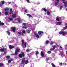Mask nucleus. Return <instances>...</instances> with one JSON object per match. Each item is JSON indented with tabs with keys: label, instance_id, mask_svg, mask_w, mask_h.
<instances>
[{
	"label": "nucleus",
	"instance_id": "nucleus-1",
	"mask_svg": "<svg viewBox=\"0 0 67 67\" xmlns=\"http://www.w3.org/2000/svg\"><path fill=\"white\" fill-rule=\"evenodd\" d=\"M21 41L22 42V46L24 48V47H26V45H27V43L26 42H24V40L23 39L21 40Z\"/></svg>",
	"mask_w": 67,
	"mask_h": 67
},
{
	"label": "nucleus",
	"instance_id": "nucleus-2",
	"mask_svg": "<svg viewBox=\"0 0 67 67\" xmlns=\"http://www.w3.org/2000/svg\"><path fill=\"white\" fill-rule=\"evenodd\" d=\"M59 1V0H56V1L53 2L52 4V5H55V6H57L58 4Z\"/></svg>",
	"mask_w": 67,
	"mask_h": 67
},
{
	"label": "nucleus",
	"instance_id": "nucleus-3",
	"mask_svg": "<svg viewBox=\"0 0 67 67\" xmlns=\"http://www.w3.org/2000/svg\"><path fill=\"white\" fill-rule=\"evenodd\" d=\"M59 34H62L63 35H66L67 34V32H65L63 31H61L59 32Z\"/></svg>",
	"mask_w": 67,
	"mask_h": 67
},
{
	"label": "nucleus",
	"instance_id": "nucleus-4",
	"mask_svg": "<svg viewBox=\"0 0 67 67\" xmlns=\"http://www.w3.org/2000/svg\"><path fill=\"white\" fill-rule=\"evenodd\" d=\"M21 54H19V57H22L24 56V53H22Z\"/></svg>",
	"mask_w": 67,
	"mask_h": 67
},
{
	"label": "nucleus",
	"instance_id": "nucleus-5",
	"mask_svg": "<svg viewBox=\"0 0 67 67\" xmlns=\"http://www.w3.org/2000/svg\"><path fill=\"white\" fill-rule=\"evenodd\" d=\"M65 0H62V1L63 3H64V6L65 7H67V4L65 2Z\"/></svg>",
	"mask_w": 67,
	"mask_h": 67
},
{
	"label": "nucleus",
	"instance_id": "nucleus-6",
	"mask_svg": "<svg viewBox=\"0 0 67 67\" xmlns=\"http://www.w3.org/2000/svg\"><path fill=\"white\" fill-rule=\"evenodd\" d=\"M15 29H16V28L14 27H12L11 28L12 31L14 32H15Z\"/></svg>",
	"mask_w": 67,
	"mask_h": 67
},
{
	"label": "nucleus",
	"instance_id": "nucleus-7",
	"mask_svg": "<svg viewBox=\"0 0 67 67\" xmlns=\"http://www.w3.org/2000/svg\"><path fill=\"white\" fill-rule=\"evenodd\" d=\"M45 21H47V22H48L49 23H50L51 22V20L49 19L48 18L47 19H45Z\"/></svg>",
	"mask_w": 67,
	"mask_h": 67
},
{
	"label": "nucleus",
	"instance_id": "nucleus-8",
	"mask_svg": "<svg viewBox=\"0 0 67 67\" xmlns=\"http://www.w3.org/2000/svg\"><path fill=\"white\" fill-rule=\"evenodd\" d=\"M41 56L42 57H44L45 56H44V53L43 52H41Z\"/></svg>",
	"mask_w": 67,
	"mask_h": 67
},
{
	"label": "nucleus",
	"instance_id": "nucleus-9",
	"mask_svg": "<svg viewBox=\"0 0 67 67\" xmlns=\"http://www.w3.org/2000/svg\"><path fill=\"white\" fill-rule=\"evenodd\" d=\"M9 47L10 49H12V48H14V46H13L10 45L9 46Z\"/></svg>",
	"mask_w": 67,
	"mask_h": 67
},
{
	"label": "nucleus",
	"instance_id": "nucleus-10",
	"mask_svg": "<svg viewBox=\"0 0 67 67\" xmlns=\"http://www.w3.org/2000/svg\"><path fill=\"white\" fill-rule=\"evenodd\" d=\"M53 48H51L50 49V50L51 51H54V49L55 48V47H56V45L53 46Z\"/></svg>",
	"mask_w": 67,
	"mask_h": 67
},
{
	"label": "nucleus",
	"instance_id": "nucleus-11",
	"mask_svg": "<svg viewBox=\"0 0 67 67\" xmlns=\"http://www.w3.org/2000/svg\"><path fill=\"white\" fill-rule=\"evenodd\" d=\"M7 49L5 48H1L0 49V51H7Z\"/></svg>",
	"mask_w": 67,
	"mask_h": 67
},
{
	"label": "nucleus",
	"instance_id": "nucleus-12",
	"mask_svg": "<svg viewBox=\"0 0 67 67\" xmlns=\"http://www.w3.org/2000/svg\"><path fill=\"white\" fill-rule=\"evenodd\" d=\"M34 35L35 36H36V37L37 38H39L40 37V36H39L38 35H37V34L35 33L34 34Z\"/></svg>",
	"mask_w": 67,
	"mask_h": 67
},
{
	"label": "nucleus",
	"instance_id": "nucleus-13",
	"mask_svg": "<svg viewBox=\"0 0 67 67\" xmlns=\"http://www.w3.org/2000/svg\"><path fill=\"white\" fill-rule=\"evenodd\" d=\"M25 59H23L21 62L22 64H24V63L25 62Z\"/></svg>",
	"mask_w": 67,
	"mask_h": 67
},
{
	"label": "nucleus",
	"instance_id": "nucleus-14",
	"mask_svg": "<svg viewBox=\"0 0 67 67\" xmlns=\"http://www.w3.org/2000/svg\"><path fill=\"white\" fill-rule=\"evenodd\" d=\"M10 12L9 13L10 14H11L12 13V12H13V11H12V9H10Z\"/></svg>",
	"mask_w": 67,
	"mask_h": 67
},
{
	"label": "nucleus",
	"instance_id": "nucleus-15",
	"mask_svg": "<svg viewBox=\"0 0 67 67\" xmlns=\"http://www.w3.org/2000/svg\"><path fill=\"white\" fill-rule=\"evenodd\" d=\"M60 24H61V23L60 22H57L56 24L57 25H60Z\"/></svg>",
	"mask_w": 67,
	"mask_h": 67
},
{
	"label": "nucleus",
	"instance_id": "nucleus-16",
	"mask_svg": "<svg viewBox=\"0 0 67 67\" xmlns=\"http://www.w3.org/2000/svg\"><path fill=\"white\" fill-rule=\"evenodd\" d=\"M16 15L15 14H14L12 15V18H15V17H16Z\"/></svg>",
	"mask_w": 67,
	"mask_h": 67
},
{
	"label": "nucleus",
	"instance_id": "nucleus-17",
	"mask_svg": "<svg viewBox=\"0 0 67 67\" xmlns=\"http://www.w3.org/2000/svg\"><path fill=\"white\" fill-rule=\"evenodd\" d=\"M64 49L65 50H67V44L64 45Z\"/></svg>",
	"mask_w": 67,
	"mask_h": 67
},
{
	"label": "nucleus",
	"instance_id": "nucleus-18",
	"mask_svg": "<svg viewBox=\"0 0 67 67\" xmlns=\"http://www.w3.org/2000/svg\"><path fill=\"white\" fill-rule=\"evenodd\" d=\"M42 10H43L45 12H46L47 10L45 8H42Z\"/></svg>",
	"mask_w": 67,
	"mask_h": 67
},
{
	"label": "nucleus",
	"instance_id": "nucleus-19",
	"mask_svg": "<svg viewBox=\"0 0 67 67\" xmlns=\"http://www.w3.org/2000/svg\"><path fill=\"white\" fill-rule=\"evenodd\" d=\"M43 32H41V31H39L38 32V34L39 35H41V34H43Z\"/></svg>",
	"mask_w": 67,
	"mask_h": 67
},
{
	"label": "nucleus",
	"instance_id": "nucleus-20",
	"mask_svg": "<svg viewBox=\"0 0 67 67\" xmlns=\"http://www.w3.org/2000/svg\"><path fill=\"white\" fill-rule=\"evenodd\" d=\"M18 21L19 23H22V21L21 19H18Z\"/></svg>",
	"mask_w": 67,
	"mask_h": 67
},
{
	"label": "nucleus",
	"instance_id": "nucleus-21",
	"mask_svg": "<svg viewBox=\"0 0 67 67\" xmlns=\"http://www.w3.org/2000/svg\"><path fill=\"white\" fill-rule=\"evenodd\" d=\"M9 10V8H6L4 9L5 11H8V10Z\"/></svg>",
	"mask_w": 67,
	"mask_h": 67
},
{
	"label": "nucleus",
	"instance_id": "nucleus-22",
	"mask_svg": "<svg viewBox=\"0 0 67 67\" xmlns=\"http://www.w3.org/2000/svg\"><path fill=\"white\" fill-rule=\"evenodd\" d=\"M24 12H26V13H28L29 12V10H28L26 9L25 10Z\"/></svg>",
	"mask_w": 67,
	"mask_h": 67
},
{
	"label": "nucleus",
	"instance_id": "nucleus-23",
	"mask_svg": "<svg viewBox=\"0 0 67 67\" xmlns=\"http://www.w3.org/2000/svg\"><path fill=\"white\" fill-rule=\"evenodd\" d=\"M8 19L10 21H12V20H13V19L9 17Z\"/></svg>",
	"mask_w": 67,
	"mask_h": 67
},
{
	"label": "nucleus",
	"instance_id": "nucleus-24",
	"mask_svg": "<svg viewBox=\"0 0 67 67\" xmlns=\"http://www.w3.org/2000/svg\"><path fill=\"white\" fill-rule=\"evenodd\" d=\"M19 52L18 51H15V55H17L18 54V53Z\"/></svg>",
	"mask_w": 67,
	"mask_h": 67
},
{
	"label": "nucleus",
	"instance_id": "nucleus-25",
	"mask_svg": "<svg viewBox=\"0 0 67 67\" xmlns=\"http://www.w3.org/2000/svg\"><path fill=\"white\" fill-rule=\"evenodd\" d=\"M26 1H27V2L28 3H31V2H30V0H26Z\"/></svg>",
	"mask_w": 67,
	"mask_h": 67
},
{
	"label": "nucleus",
	"instance_id": "nucleus-26",
	"mask_svg": "<svg viewBox=\"0 0 67 67\" xmlns=\"http://www.w3.org/2000/svg\"><path fill=\"white\" fill-rule=\"evenodd\" d=\"M36 16V17H38V18H40L41 17V16L40 15H38L37 16Z\"/></svg>",
	"mask_w": 67,
	"mask_h": 67
},
{
	"label": "nucleus",
	"instance_id": "nucleus-27",
	"mask_svg": "<svg viewBox=\"0 0 67 67\" xmlns=\"http://www.w3.org/2000/svg\"><path fill=\"white\" fill-rule=\"evenodd\" d=\"M47 15H49L50 14L49 12L47 11Z\"/></svg>",
	"mask_w": 67,
	"mask_h": 67
},
{
	"label": "nucleus",
	"instance_id": "nucleus-28",
	"mask_svg": "<svg viewBox=\"0 0 67 67\" xmlns=\"http://www.w3.org/2000/svg\"><path fill=\"white\" fill-rule=\"evenodd\" d=\"M56 20L58 21H59V18H58V16H57V17Z\"/></svg>",
	"mask_w": 67,
	"mask_h": 67
},
{
	"label": "nucleus",
	"instance_id": "nucleus-29",
	"mask_svg": "<svg viewBox=\"0 0 67 67\" xmlns=\"http://www.w3.org/2000/svg\"><path fill=\"white\" fill-rule=\"evenodd\" d=\"M38 54H39L38 52L37 51L36 52V55H38Z\"/></svg>",
	"mask_w": 67,
	"mask_h": 67
},
{
	"label": "nucleus",
	"instance_id": "nucleus-30",
	"mask_svg": "<svg viewBox=\"0 0 67 67\" xmlns=\"http://www.w3.org/2000/svg\"><path fill=\"white\" fill-rule=\"evenodd\" d=\"M16 51H20V49L19 48H17L16 50Z\"/></svg>",
	"mask_w": 67,
	"mask_h": 67
},
{
	"label": "nucleus",
	"instance_id": "nucleus-31",
	"mask_svg": "<svg viewBox=\"0 0 67 67\" xmlns=\"http://www.w3.org/2000/svg\"><path fill=\"white\" fill-rule=\"evenodd\" d=\"M28 62H29V61H28V60H26L25 61V64H27V63H28Z\"/></svg>",
	"mask_w": 67,
	"mask_h": 67
},
{
	"label": "nucleus",
	"instance_id": "nucleus-32",
	"mask_svg": "<svg viewBox=\"0 0 67 67\" xmlns=\"http://www.w3.org/2000/svg\"><path fill=\"white\" fill-rule=\"evenodd\" d=\"M8 14V12H5V15H7Z\"/></svg>",
	"mask_w": 67,
	"mask_h": 67
},
{
	"label": "nucleus",
	"instance_id": "nucleus-33",
	"mask_svg": "<svg viewBox=\"0 0 67 67\" xmlns=\"http://www.w3.org/2000/svg\"><path fill=\"white\" fill-rule=\"evenodd\" d=\"M27 16H29V17H32V16H31V15L30 14H27Z\"/></svg>",
	"mask_w": 67,
	"mask_h": 67
},
{
	"label": "nucleus",
	"instance_id": "nucleus-34",
	"mask_svg": "<svg viewBox=\"0 0 67 67\" xmlns=\"http://www.w3.org/2000/svg\"><path fill=\"white\" fill-rule=\"evenodd\" d=\"M4 24L3 23H1V22L0 21V25H1V24H2V25H4Z\"/></svg>",
	"mask_w": 67,
	"mask_h": 67
},
{
	"label": "nucleus",
	"instance_id": "nucleus-35",
	"mask_svg": "<svg viewBox=\"0 0 67 67\" xmlns=\"http://www.w3.org/2000/svg\"><path fill=\"white\" fill-rule=\"evenodd\" d=\"M22 28L24 29H27V27L25 26H23L22 27Z\"/></svg>",
	"mask_w": 67,
	"mask_h": 67
},
{
	"label": "nucleus",
	"instance_id": "nucleus-36",
	"mask_svg": "<svg viewBox=\"0 0 67 67\" xmlns=\"http://www.w3.org/2000/svg\"><path fill=\"white\" fill-rule=\"evenodd\" d=\"M30 32H31V30H28V31H27V33H29V34H30Z\"/></svg>",
	"mask_w": 67,
	"mask_h": 67
},
{
	"label": "nucleus",
	"instance_id": "nucleus-37",
	"mask_svg": "<svg viewBox=\"0 0 67 67\" xmlns=\"http://www.w3.org/2000/svg\"><path fill=\"white\" fill-rule=\"evenodd\" d=\"M60 49H61L62 50H63V49H64L62 47L60 46Z\"/></svg>",
	"mask_w": 67,
	"mask_h": 67
},
{
	"label": "nucleus",
	"instance_id": "nucleus-38",
	"mask_svg": "<svg viewBox=\"0 0 67 67\" xmlns=\"http://www.w3.org/2000/svg\"><path fill=\"white\" fill-rule=\"evenodd\" d=\"M54 44V42H52L51 41V42L50 45H53Z\"/></svg>",
	"mask_w": 67,
	"mask_h": 67
},
{
	"label": "nucleus",
	"instance_id": "nucleus-39",
	"mask_svg": "<svg viewBox=\"0 0 67 67\" xmlns=\"http://www.w3.org/2000/svg\"><path fill=\"white\" fill-rule=\"evenodd\" d=\"M3 65V64L2 63H0V67H2Z\"/></svg>",
	"mask_w": 67,
	"mask_h": 67
},
{
	"label": "nucleus",
	"instance_id": "nucleus-40",
	"mask_svg": "<svg viewBox=\"0 0 67 67\" xmlns=\"http://www.w3.org/2000/svg\"><path fill=\"white\" fill-rule=\"evenodd\" d=\"M23 25H24V26H26V23H24L23 24H22Z\"/></svg>",
	"mask_w": 67,
	"mask_h": 67
},
{
	"label": "nucleus",
	"instance_id": "nucleus-41",
	"mask_svg": "<svg viewBox=\"0 0 67 67\" xmlns=\"http://www.w3.org/2000/svg\"><path fill=\"white\" fill-rule=\"evenodd\" d=\"M51 65H52V66H53V67H55V65H54V64L53 63H52L51 64Z\"/></svg>",
	"mask_w": 67,
	"mask_h": 67
},
{
	"label": "nucleus",
	"instance_id": "nucleus-42",
	"mask_svg": "<svg viewBox=\"0 0 67 67\" xmlns=\"http://www.w3.org/2000/svg\"><path fill=\"white\" fill-rule=\"evenodd\" d=\"M49 41H46V44H48V43H49Z\"/></svg>",
	"mask_w": 67,
	"mask_h": 67
},
{
	"label": "nucleus",
	"instance_id": "nucleus-43",
	"mask_svg": "<svg viewBox=\"0 0 67 67\" xmlns=\"http://www.w3.org/2000/svg\"><path fill=\"white\" fill-rule=\"evenodd\" d=\"M6 58H10V56H7L6 57Z\"/></svg>",
	"mask_w": 67,
	"mask_h": 67
},
{
	"label": "nucleus",
	"instance_id": "nucleus-44",
	"mask_svg": "<svg viewBox=\"0 0 67 67\" xmlns=\"http://www.w3.org/2000/svg\"><path fill=\"white\" fill-rule=\"evenodd\" d=\"M47 53L48 54H51V51H49Z\"/></svg>",
	"mask_w": 67,
	"mask_h": 67
},
{
	"label": "nucleus",
	"instance_id": "nucleus-45",
	"mask_svg": "<svg viewBox=\"0 0 67 67\" xmlns=\"http://www.w3.org/2000/svg\"><path fill=\"white\" fill-rule=\"evenodd\" d=\"M2 4H3L4 3V1H2Z\"/></svg>",
	"mask_w": 67,
	"mask_h": 67
},
{
	"label": "nucleus",
	"instance_id": "nucleus-46",
	"mask_svg": "<svg viewBox=\"0 0 67 67\" xmlns=\"http://www.w3.org/2000/svg\"><path fill=\"white\" fill-rule=\"evenodd\" d=\"M12 60H9L8 61V63H11V61H12Z\"/></svg>",
	"mask_w": 67,
	"mask_h": 67
},
{
	"label": "nucleus",
	"instance_id": "nucleus-47",
	"mask_svg": "<svg viewBox=\"0 0 67 67\" xmlns=\"http://www.w3.org/2000/svg\"><path fill=\"white\" fill-rule=\"evenodd\" d=\"M22 33H25V31L24 30H23L22 31Z\"/></svg>",
	"mask_w": 67,
	"mask_h": 67
},
{
	"label": "nucleus",
	"instance_id": "nucleus-48",
	"mask_svg": "<svg viewBox=\"0 0 67 67\" xmlns=\"http://www.w3.org/2000/svg\"><path fill=\"white\" fill-rule=\"evenodd\" d=\"M62 8H63V6H60V10H62Z\"/></svg>",
	"mask_w": 67,
	"mask_h": 67
},
{
	"label": "nucleus",
	"instance_id": "nucleus-49",
	"mask_svg": "<svg viewBox=\"0 0 67 67\" xmlns=\"http://www.w3.org/2000/svg\"><path fill=\"white\" fill-rule=\"evenodd\" d=\"M67 26H66L65 27H64V29L65 30V29H67Z\"/></svg>",
	"mask_w": 67,
	"mask_h": 67
},
{
	"label": "nucleus",
	"instance_id": "nucleus-50",
	"mask_svg": "<svg viewBox=\"0 0 67 67\" xmlns=\"http://www.w3.org/2000/svg\"><path fill=\"white\" fill-rule=\"evenodd\" d=\"M18 34H19V35H21V32H18Z\"/></svg>",
	"mask_w": 67,
	"mask_h": 67
},
{
	"label": "nucleus",
	"instance_id": "nucleus-51",
	"mask_svg": "<svg viewBox=\"0 0 67 67\" xmlns=\"http://www.w3.org/2000/svg\"><path fill=\"white\" fill-rule=\"evenodd\" d=\"M7 34L8 35H9V34H10V32H9L8 31H7Z\"/></svg>",
	"mask_w": 67,
	"mask_h": 67
},
{
	"label": "nucleus",
	"instance_id": "nucleus-52",
	"mask_svg": "<svg viewBox=\"0 0 67 67\" xmlns=\"http://www.w3.org/2000/svg\"><path fill=\"white\" fill-rule=\"evenodd\" d=\"M33 66H34V65H33V64H31L30 67H33Z\"/></svg>",
	"mask_w": 67,
	"mask_h": 67
},
{
	"label": "nucleus",
	"instance_id": "nucleus-53",
	"mask_svg": "<svg viewBox=\"0 0 67 67\" xmlns=\"http://www.w3.org/2000/svg\"><path fill=\"white\" fill-rule=\"evenodd\" d=\"M59 65L60 66H62V63H60L59 64Z\"/></svg>",
	"mask_w": 67,
	"mask_h": 67
},
{
	"label": "nucleus",
	"instance_id": "nucleus-54",
	"mask_svg": "<svg viewBox=\"0 0 67 67\" xmlns=\"http://www.w3.org/2000/svg\"><path fill=\"white\" fill-rule=\"evenodd\" d=\"M4 53L5 54H6V53H7V51H4Z\"/></svg>",
	"mask_w": 67,
	"mask_h": 67
},
{
	"label": "nucleus",
	"instance_id": "nucleus-55",
	"mask_svg": "<svg viewBox=\"0 0 67 67\" xmlns=\"http://www.w3.org/2000/svg\"><path fill=\"white\" fill-rule=\"evenodd\" d=\"M49 60V58H46V60Z\"/></svg>",
	"mask_w": 67,
	"mask_h": 67
},
{
	"label": "nucleus",
	"instance_id": "nucleus-56",
	"mask_svg": "<svg viewBox=\"0 0 67 67\" xmlns=\"http://www.w3.org/2000/svg\"><path fill=\"white\" fill-rule=\"evenodd\" d=\"M14 8H16V5L15 4L14 6Z\"/></svg>",
	"mask_w": 67,
	"mask_h": 67
},
{
	"label": "nucleus",
	"instance_id": "nucleus-57",
	"mask_svg": "<svg viewBox=\"0 0 67 67\" xmlns=\"http://www.w3.org/2000/svg\"><path fill=\"white\" fill-rule=\"evenodd\" d=\"M37 3V4H40V3L39 2H38Z\"/></svg>",
	"mask_w": 67,
	"mask_h": 67
},
{
	"label": "nucleus",
	"instance_id": "nucleus-58",
	"mask_svg": "<svg viewBox=\"0 0 67 67\" xmlns=\"http://www.w3.org/2000/svg\"><path fill=\"white\" fill-rule=\"evenodd\" d=\"M0 52H4V51H0Z\"/></svg>",
	"mask_w": 67,
	"mask_h": 67
},
{
	"label": "nucleus",
	"instance_id": "nucleus-59",
	"mask_svg": "<svg viewBox=\"0 0 67 67\" xmlns=\"http://www.w3.org/2000/svg\"><path fill=\"white\" fill-rule=\"evenodd\" d=\"M63 53H61V55H63Z\"/></svg>",
	"mask_w": 67,
	"mask_h": 67
},
{
	"label": "nucleus",
	"instance_id": "nucleus-60",
	"mask_svg": "<svg viewBox=\"0 0 67 67\" xmlns=\"http://www.w3.org/2000/svg\"><path fill=\"white\" fill-rule=\"evenodd\" d=\"M11 3V2H9V4H10Z\"/></svg>",
	"mask_w": 67,
	"mask_h": 67
},
{
	"label": "nucleus",
	"instance_id": "nucleus-61",
	"mask_svg": "<svg viewBox=\"0 0 67 67\" xmlns=\"http://www.w3.org/2000/svg\"><path fill=\"white\" fill-rule=\"evenodd\" d=\"M29 51H26V52H27V53L29 52Z\"/></svg>",
	"mask_w": 67,
	"mask_h": 67
},
{
	"label": "nucleus",
	"instance_id": "nucleus-62",
	"mask_svg": "<svg viewBox=\"0 0 67 67\" xmlns=\"http://www.w3.org/2000/svg\"><path fill=\"white\" fill-rule=\"evenodd\" d=\"M66 54H67V51H66Z\"/></svg>",
	"mask_w": 67,
	"mask_h": 67
},
{
	"label": "nucleus",
	"instance_id": "nucleus-63",
	"mask_svg": "<svg viewBox=\"0 0 67 67\" xmlns=\"http://www.w3.org/2000/svg\"><path fill=\"white\" fill-rule=\"evenodd\" d=\"M26 51H29V49H27Z\"/></svg>",
	"mask_w": 67,
	"mask_h": 67
},
{
	"label": "nucleus",
	"instance_id": "nucleus-64",
	"mask_svg": "<svg viewBox=\"0 0 67 67\" xmlns=\"http://www.w3.org/2000/svg\"><path fill=\"white\" fill-rule=\"evenodd\" d=\"M66 25H67V23H66Z\"/></svg>",
	"mask_w": 67,
	"mask_h": 67
}]
</instances>
